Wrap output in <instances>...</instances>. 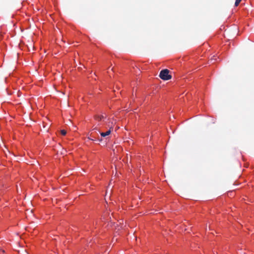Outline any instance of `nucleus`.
Wrapping results in <instances>:
<instances>
[{
	"instance_id": "1",
	"label": "nucleus",
	"mask_w": 254,
	"mask_h": 254,
	"mask_svg": "<svg viewBox=\"0 0 254 254\" xmlns=\"http://www.w3.org/2000/svg\"><path fill=\"white\" fill-rule=\"evenodd\" d=\"M169 73V71L168 69L163 70L160 73V77L163 80H169L171 78Z\"/></svg>"
},
{
	"instance_id": "2",
	"label": "nucleus",
	"mask_w": 254,
	"mask_h": 254,
	"mask_svg": "<svg viewBox=\"0 0 254 254\" xmlns=\"http://www.w3.org/2000/svg\"><path fill=\"white\" fill-rule=\"evenodd\" d=\"M111 128H112V127H110V129L107 130L106 131H101V132H100L101 135L102 137H106L107 136H108L111 133Z\"/></svg>"
},
{
	"instance_id": "3",
	"label": "nucleus",
	"mask_w": 254,
	"mask_h": 254,
	"mask_svg": "<svg viewBox=\"0 0 254 254\" xmlns=\"http://www.w3.org/2000/svg\"><path fill=\"white\" fill-rule=\"evenodd\" d=\"M242 0H236V2H235V5L236 6L238 5V4L240 3V2H241Z\"/></svg>"
},
{
	"instance_id": "4",
	"label": "nucleus",
	"mask_w": 254,
	"mask_h": 254,
	"mask_svg": "<svg viewBox=\"0 0 254 254\" xmlns=\"http://www.w3.org/2000/svg\"><path fill=\"white\" fill-rule=\"evenodd\" d=\"M61 132L62 134L63 135H64L66 134V131L64 130H62Z\"/></svg>"
}]
</instances>
